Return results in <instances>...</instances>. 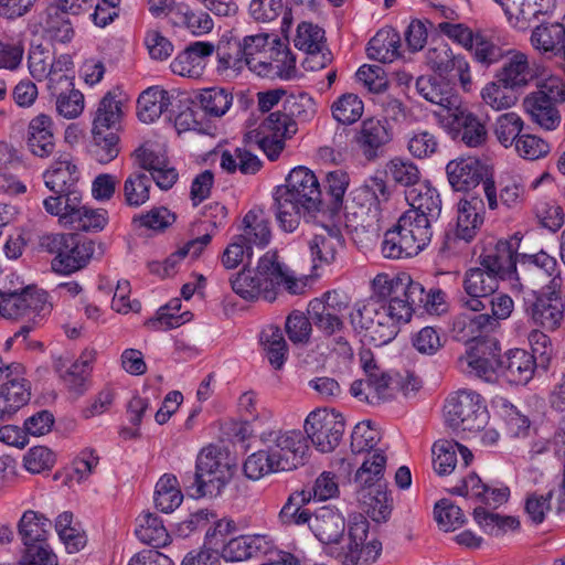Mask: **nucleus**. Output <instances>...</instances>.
Here are the masks:
<instances>
[{"label": "nucleus", "mask_w": 565, "mask_h": 565, "mask_svg": "<svg viewBox=\"0 0 565 565\" xmlns=\"http://www.w3.org/2000/svg\"><path fill=\"white\" fill-rule=\"evenodd\" d=\"M235 294L246 300L274 301L281 289L290 295H302L308 288L307 277L297 276L277 250H267L255 268H244L232 280Z\"/></svg>", "instance_id": "obj_1"}, {"label": "nucleus", "mask_w": 565, "mask_h": 565, "mask_svg": "<svg viewBox=\"0 0 565 565\" xmlns=\"http://www.w3.org/2000/svg\"><path fill=\"white\" fill-rule=\"evenodd\" d=\"M280 228L291 233L309 214L320 210L322 195L316 173L307 167L292 168L274 194Z\"/></svg>", "instance_id": "obj_2"}, {"label": "nucleus", "mask_w": 565, "mask_h": 565, "mask_svg": "<svg viewBox=\"0 0 565 565\" xmlns=\"http://www.w3.org/2000/svg\"><path fill=\"white\" fill-rule=\"evenodd\" d=\"M241 50L248 67L260 76L288 79L296 74V58L287 43L276 34L245 36Z\"/></svg>", "instance_id": "obj_3"}, {"label": "nucleus", "mask_w": 565, "mask_h": 565, "mask_svg": "<svg viewBox=\"0 0 565 565\" xmlns=\"http://www.w3.org/2000/svg\"><path fill=\"white\" fill-rule=\"evenodd\" d=\"M371 288L377 296L388 298L380 315L397 329L399 323L411 321L414 306L423 300L424 287L406 273H380L371 280Z\"/></svg>", "instance_id": "obj_4"}, {"label": "nucleus", "mask_w": 565, "mask_h": 565, "mask_svg": "<svg viewBox=\"0 0 565 565\" xmlns=\"http://www.w3.org/2000/svg\"><path fill=\"white\" fill-rule=\"evenodd\" d=\"M431 235L430 217L406 211L397 224L385 233L382 254L393 259L415 256L429 244Z\"/></svg>", "instance_id": "obj_5"}, {"label": "nucleus", "mask_w": 565, "mask_h": 565, "mask_svg": "<svg viewBox=\"0 0 565 565\" xmlns=\"http://www.w3.org/2000/svg\"><path fill=\"white\" fill-rule=\"evenodd\" d=\"M383 552V544L363 514H351L348 531L332 557L341 565H373Z\"/></svg>", "instance_id": "obj_6"}, {"label": "nucleus", "mask_w": 565, "mask_h": 565, "mask_svg": "<svg viewBox=\"0 0 565 565\" xmlns=\"http://www.w3.org/2000/svg\"><path fill=\"white\" fill-rule=\"evenodd\" d=\"M298 130V122L291 115L275 110L263 119L258 128L246 131L244 141L246 145H257L269 160L275 161Z\"/></svg>", "instance_id": "obj_7"}, {"label": "nucleus", "mask_w": 565, "mask_h": 565, "mask_svg": "<svg viewBox=\"0 0 565 565\" xmlns=\"http://www.w3.org/2000/svg\"><path fill=\"white\" fill-rule=\"evenodd\" d=\"M446 172L456 191H469L482 182L489 209H499L492 167L486 161L477 157L458 158L448 162Z\"/></svg>", "instance_id": "obj_8"}, {"label": "nucleus", "mask_w": 565, "mask_h": 565, "mask_svg": "<svg viewBox=\"0 0 565 565\" xmlns=\"http://www.w3.org/2000/svg\"><path fill=\"white\" fill-rule=\"evenodd\" d=\"M263 446H267L279 472L298 469L307 461L310 447L300 430H270L260 436Z\"/></svg>", "instance_id": "obj_9"}, {"label": "nucleus", "mask_w": 565, "mask_h": 565, "mask_svg": "<svg viewBox=\"0 0 565 565\" xmlns=\"http://www.w3.org/2000/svg\"><path fill=\"white\" fill-rule=\"evenodd\" d=\"M447 423L463 431L478 433L486 428L489 413L481 396L473 391H459L445 406Z\"/></svg>", "instance_id": "obj_10"}, {"label": "nucleus", "mask_w": 565, "mask_h": 565, "mask_svg": "<svg viewBox=\"0 0 565 565\" xmlns=\"http://www.w3.org/2000/svg\"><path fill=\"white\" fill-rule=\"evenodd\" d=\"M303 429L317 450L331 452L341 443L345 418L333 408H317L306 417Z\"/></svg>", "instance_id": "obj_11"}, {"label": "nucleus", "mask_w": 565, "mask_h": 565, "mask_svg": "<svg viewBox=\"0 0 565 565\" xmlns=\"http://www.w3.org/2000/svg\"><path fill=\"white\" fill-rule=\"evenodd\" d=\"M349 320L364 341L376 347L388 343L397 334V328L393 323H386L385 317L380 315L375 303L371 301L356 302L349 315Z\"/></svg>", "instance_id": "obj_12"}, {"label": "nucleus", "mask_w": 565, "mask_h": 565, "mask_svg": "<svg viewBox=\"0 0 565 565\" xmlns=\"http://www.w3.org/2000/svg\"><path fill=\"white\" fill-rule=\"evenodd\" d=\"M551 282V290L535 294L525 308L532 324L545 331H555L565 321V306L559 292L561 279L554 277Z\"/></svg>", "instance_id": "obj_13"}, {"label": "nucleus", "mask_w": 565, "mask_h": 565, "mask_svg": "<svg viewBox=\"0 0 565 565\" xmlns=\"http://www.w3.org/2000/svg\"><path fill=\"white\" fill-rule=\"evenodd\" d=\"M500 352L501 348L495 339H476L466 353L459 356L458 364L463 372L492 381L500 373Z\"/></svg>", "instance_id": "obj_14"}, {"label": "nucleus", "mask_w": 565, "mask_h": 565, "mask_svg": "<svg viewBox=\"0 0 565 565\" xmlns=\"http://www.w3.org/2000/svg\"><path fill=\"white\" fill-rule=\"evenodd\" d=\"M349 303L350 297L347 294L330 290L311 300L308 312L321 333L334 335L344 330V322L337 312L345 310Z\"/></svg>", "instance_id": "obj_15"}, {"label": "nucleus", "mask_w": 565, "mask_h": 565, "mask_svg": "<svg viewBox=\"0 0 565 565\" xmlns=\"http://www.w3.org/2000/svg\"><path fill=\"white\" fill-rule=\"evenodd\" d=\"M230 478V466L220 451L213 447L200 451L196 459L195 484L201 494L218 492Z\"/></svg>", "instance_id": "obj_16"}, {"label": "nucleus", "mask_w": 565, "mask_h": 565, "mask_svg": "<svg viewBox=\"0 0 565 565\" xmlns=\"http://www.w3.org/2000/svg\"><path fill=\"white\" fill-rule=\"evenodd\" d=\"M3 372L6 381L0 385V422L9 419L31 398V386L24 377L23 365L11 363Z\"/></svg>", "instance_id": "obj_17"}, {"label": "nucleus", "mask_w": 565, "mask_h": 565, "mask_svg": "<svg viewBox=\"0 0 565 565\" xmlns=\"http://www.w3.org/2000/svg\"><path fill=\"white\" fill-rule=\"evenodd\" d=\"M347 531L348 524L339 509L326 505L315 512L311 532L331 557L347 535Z\"/></svg>", "instance_id": "obj_18"}, {"label": "nucleus", "mask_w": 565, "mask_h": 565, "mask_svg": "<svg viewBox=\"0 0 565 565\" xmlns=\"http://www.w3.org/2000/svg\"><path fill=\"white\" fill-rule=\"evenodd\" d=\"M63 246L52 260V268L60 274H71L83 268L94 254V243L78 234L61 235Z\"/></svg>", "instance_id": "obj_19"}, {"label": "nucleus", "mask_w": 565, "mask_h": 565, "mask_svg": "<svg viewBox=\"0 0 565 565\" xmlns=\"http://www.w3.org/2000/svg\"><path fill=\"white\" fill-rule=\"evenodd\" d=\"M503 10L508 23L524 30L541 17L551 14L556 7V0H494Z\"/></svg>", "instance_id": "obj_20"}, {"label": "nucleus", "mask_w": 565, "mask_h": 565, "mask_svg": "<svg viewBox=\"0 0 565 565\" xmlns=\"http://www.w3.org/2000/svg\"><path fill=\"white\" fill-rule=\"evenodd\" d=\"M392 138L393 131L387 119L369 117L361 122L353 140L364 158L371 161L377 158L380 149L391 142Z\"/></svg>", "instance_id": "obj_21"}, {"label": "nucleus", "mask_w": 565, "mask_h": 565, "mask_svg": "<svg viewBox=\"0 0 565 565\" xmlns=\"http://www.w3.org/2000/svg\"><path fill=\"white\" fill-rule=\"evenodd\" d=\"M275 551L274 539L268 534L239 535L226 542L220 556L226 562H244L268 555Z\"/></svg>", "instance_id": "obj_22"}, {"label": "nucleus", "mask_w": 565, "mask_h": 565, "mask_svg": "<svg viewBox=\"0 0 565 565\" xmlns=\"http://www.w3.org/2000/svg\"><path fill=\"white\" fill-rule=\"evenodd\" d=\"M97 354L95 348L86 347L74 361H67L63 358L56 359L55 370L71 391L76 393L85 391Z\"/></svg>", "instance_id": "obj_23"}, {"label": "nucleus", "mask_w": 565, "mask_h": 565, "mask_svg": "<svg viewBox=\"0 0 565 565\" xmlns=\"http://www.w3.org/2000/svg\"><path fill=\"white\" fill-rule=\"evenodd\" d=\"M350 391L358 401L372 405L395 398L392 375L385 371L354 381Z\"/></svg>", "instance_id": "obj_24"}, {"label": "nucleus", "mask_w": 565, "mask_h": 565, "mask_svg": "<svg viewBox=\"0 0 565 565\" xmlns=\"http://www.w3.org/2000/svg\"><path fill=\"white\" fill-rule=\"evenodd\" d=\"M324 32L321 28L309 22H302L297 28L294 39L295 46L307 53L303 64L315 71L326 64V57L320 55L323 47Z\"/></svg>", "instance_id": "obj_25"}, {"label": "nucleus", "mask_w": 565, "mask_h": 565, "mask_svg": "<svg viewBox=\"0 0 565 565\" xmlns=\"http://www.w3.org/2000/svg\"><path fill=\"white\" fill-rule=\"evenodd\" d=\"M215 50L210 42H194L181 52L171 63L174 74L188 77H200L206 66V60Z\"/></svg>", "instance_id": "obj_26"}, {"label": "nucleus", "mask_w": 565, "mask_h": 565, "mask_svg": "<svg viewBox=\"0 0 565 565\" xmlns=\"http://www.w3.org/2000/svg\"><path fill=\"white\" fill-rule=\"evenodd\" d=\"M536 361L533 354L522 349L508 351L501 360L499 375L516 385L529 383L535 372Z\"/></svg>", "instance_id": "obj_27"}, {"label": "nucleus", "mask_w": 565, "mask_h": 565, "mask_svg": "<svg viewBox=\"0 0 565 565\" xmlns=\"http://www.w3.org/2000/svg\"><path fill=\"white\" fill-rule=\"evenodd\" d=\"M239 236L250 246H267L273 237V226L268 211L260 206L250 209L243 216L242 234Z\"/></svg>", "instance_id": "obj_28"}, {"label": "nucleus", "mask_w": 565, "mask_h": 565, "mask_svg": "<svg viewBox=\"0 0 565 565\" xmlns=\"http://www.w3.org/2000/svg\"><path fill=\"white\" fill-rule=\"evenodd\" d=\"M54 124L50 116L39 114L28 125L26 145L32 154L50 157L55 149Z\"/></svg>", "instance_id": "obj_29"}, {"label": "nucleus", "mask_w": 565, "mask_h": 565, "mask_svg": "<svg viewBox=\"0 0 565 565\" xmlns=\"http://www.w3.org/2000/svg\"><path fill=\"white\" fill-rule=\"evenodd\" d=\"M359 503L362 511L359 514L370 518L376 524L386 523L393 512V500L382 484L363 489L359 494Z\"/></svg>", "instance_id": "obj_30"}, {"label": "nucleus", "mask_w": 565, "mask_h": 565, "mask_svg": "<svg viewBox=\"0 0 565 565\" xmlns=\"http://www.w3.org/2000/svg\"><path fill=\"white\" fill-rule=\"evenodd\" d=\"M390 192L385 181L373 178L354 190L352 204L361 214L377 216L383 203L387 202Z\"/></svg>", "instance_id": "obj_31"}, {"label": "nucleus", "mask_w": 565, "mask_h": 565, "mask_svg": "<svg viewBox=\"0 0 565 565\" xmlns=\"http://www.w3.org/2000/svg\"><path fill=\"white\" fill-rule=\"evenodd\" d=\"M125 100L120 93L108 92L99 102L93 119L92 131H117L124 118Z\"/></svg>", "instance_id": "obj_32"}, {"label": "nucleus", "mask_w": 565, "mask_h": 565, "mask_svg": "<svg viewBox=\"0 0 565 565\" xmlns=\"http://www.w3.org/2000/svg\"><path fill=\"white\" fill-rule=\"evenodd\" d=\"M82 203V195L76 191L51 195L44 199L43 206L46 213L56 217L61 226L72 228L75 227Z\"/></svg>", "instance_id": "obj_33"}, {"label": "nucleus", "mask_w": 565, "mask_h": 565, "mask_svg": "<svg viewBox=\"0 0 565 565\" xmlns=\"http://www.w3.org/2000/svg\"><path fill=\"white\" fill-rule=\"evenodd\" d=\"M450 492L457 495L478 499L488 505L502 504L509 498V490L507 488L490 489L476 473L468 475L458 484L452 487Z\"/></svg>", "instance_id": "obj_34"}, {"label": "nucleus", "mask_w": 565, "mask_h": 565, "mask_svg": "<svg viewBox=\"0 0 565 565\" xmlns=\"http://www.w3.org/2000/svg\"><path fill=\"white\" fill-rule=\"evenodd\" d=\"M461 455V458L466 466H468L472 459V452L463 445H460L454 440H438L433 446V465L435 471L440 476L451 473L457 465V454Z\"/></svg>", "instance_id": "obj_35"}, {"label": "nucleus", "mask_w": 565, "mask_h": 565, "mask_svg": "<svg viewBox=\"0 0 565 565\" xmlns=\"http://www.w3.org/2000/svg\"><path fill=\"white\" fill-rule=\"evenodd\" d=\"M473 519L484 534L495 539L515 533L521 527V521L518 516L487 511L483 508L475 509Z\"/></svg>", "instance_id": "obj_36"}, {"label": "nucleus", "mask_w": 565, "mask_h": 565, "mask_svg": "<svg viewBox=\"0 0 565 565\" xmlns=\"http://www.w3.org/2000/svg\"><path fill=\"white\" fill-rule=\"evenodd\" d=\"M170 105L171 96L169 92L159 86L149 87L138 97L137 117L145 124H152L161 117Z\"/></svg>", "instance_id": "obj_37"}, {"label": "nucleus", "mask_w": 565, "mask_h": 565, "mask_svg": "<svg viewBox=\"0 0 565 565\" xmlns=\"http://www.w3.org/2000/svg\"><path fill=\"white\" fill-rule=\"evenodd\" d=\"M564 39V29L558 21L537 24L530 35V43L541 54L559 56Z\"/></svg>", "instance_id": "obj_38"}, {"label": "nucleus", "mask_w": 565, "mask_h": 565, "mask_svg": "<svg viewBox=\"0 0 565 565\" xmlns=\"http://www.w3.org/2000/svg\"><path fill=\"white\" fill-rule=\"evenodd\" d=\"M480 98L484 106L494 111L513 108L519 102V94L501 78L486 83L480 90Z\"/></svg>", "instance_id": "obj_39"}, {"label": "nucleus", "mask_w": 565, "mask_h": 565, "mask_svg": "<svg viewBox=\"0 0 565 565\" xmlns=\"http://www.w3.org/2000/svg\"><path fill=\"white\" fill-rule=\"evenodd\" d=\"M341 246L340 237L331 232L322 231L316 234L309 242L313 269L333 264L337 260Z\"/></svg>", "instance_id": "obj_40"}, {"label": "nucleus", "mask_w": 565, "mask_h": 565, "mask_svg": "<svg viewBox=\"0 0 565 565\" xmlns=\"http://www.w3.org/2000/svg\"><path fill=\"white\" fill-rule=\"evenodd\" d=\"M406 200L411 209L430 218L439 215L441 210V200L435 188L428 182H418L406 192Z\"/></svg>", "instance_id": "obj_41"}, {"label": "nucleus", "mask_w": 565, "mask_h": 565, "mask_svg": "<svg viewBox=\"0 0 565 565\" xmlns=\"http://www.w3.org/2000/svg\"><path fill=\"white\" fill-rule=\"evenodd\" d=\"M554 104L555 102L532 95L523 99L524 111L532 121L548 131L557 129L561 124V115Z\"/></svg>", "instance_id": "obj_42"}, {"label": "nucleus", "mask_w": 565, "mask_h": 565, "mask_svg": "<svg viewBox=\"0 0 565 565\" xmlns=\"http://www.w3.org/2000/svg\"><path fill=\"white\" fill-rule=\"evenodd\" d=\"M419 94L429 103L450 113L458 110V97L449 84L429 77H420L416 83Z\"/></svg>", "instance_id": "obj_43"}, {"label": "nucleus", "mask_w": 565, "mask_h": 565, "mask_svg": "<svg viewBox=\"0 0 565 565\" xmlns=\"http://www.w3.org/2000/svg\"><path fill=\"white\" fill-rule=\"evenodd\" d=\"M401 36L392 28L380 30L369 42L367 55L382 63H391L399 56Z\"/></svg>", "instance_id": "obj_44"}, {"label": "nucleus", "mask_w": 565, "mask_h": 565, "mask_svg": "<svg viewBox=\"0 0 565 565\" xmlns=\"http://www.w3.org/2000/svg\"><path fill=\"white\" fill-rule=\"evenodd\" d=\"M481 266L497 279L511 275L515 270V247L509 241L498 242L494 250L482 258Z\"/></svg>", "instance_id": "obj_45"}, {"label": "nucleus", "mask_w": 565, "mask_h": 565, "mask_svg": "<svg viewBox=\"0 0 565 565\" xmlns=\"http://www.w3.org/2000/svg\"><path fill=\"white\" fill-rule=\"evenodd\" d=\"M45 186L55 194L76 192L73 186L78 181L77 167L71 161L55 162L44 175Z\"/></svg>", "instance_id": "obj_46"}, {"label": "nucleus", "mask_w": 565, "mask_h": 565, "mask_svg": "<svg viewBox=\"0 0 565 565\" xmlns=\"http://www.w3.org/2000/svg\"><path fill=\"white\" fill-rule=\"evenodd\" d=\"M50 520L43 513L26 510L18 523V533L23 545L46 542L49 536Z\"/></svg>", "instance_id": "obj_47"}, {"label": "nucleus", "mask_w": 565, "mask_h": 565, "mask_svg": "<svg viewBox=\"0 0 565 565\" xmlns=\"http://www.w3.org/2000/svg\"><path fill=\"white\" fill-rule=\"evenodd\" d=\"M196 100L205 115L213 118L223 117L232 107L233 95L222 87L200 89Z\"/></svg>", "instance_id": "obj_48"}, {"label": "nucleus", "mask_w": 565, "mask_h": 565, "mask_svg": "<svg viewBox=\"0 0 565 565\" xmlns=\"http://www.w3.org/2000/svg\"><path fill=\"white\" fill-rule=\"evenodd\" d=\"M183 501L179 481L174 475L164 473L156 484L154 504L161 512L174 511Z\"/></svg>", "instance_id": "obj_49"}, {"label": "nucleus", "mask_w": 565, "mask_h": 565, "mask_svg": "<svg viewBox=\"0 0 565 565\" xmlns=\"http://www.w3.org/2000/svg\"><path fill=\"white\" fill-rule=\"evenodd\" d=\"M483 220L477 207L468 200H460L457 204V217L454 234L457 238L470 242L477 235Z\"/></svg>", "instance_id": "obj_50"}, {"label": "nucleus", "mask_w": 565, "mask_h": 565, "mask_svg": "<svg viewBox=\"0 0 565 565\" xmlns=\"http://www.w3.org/2000/svg\"><path fill=\"white\" fill-rule=\"evenodd\" d=\"M525 122L514 111L499 115L493 124V135L497 141L505 149L515 147L518 139L522 136Z\"/></svg>", "instance_id": "obj_51"}, {"label": "nucleus", "mask_w": 565, "mask_h": 565, "mask_svg": "<svg viewBox=\"0 0 565 565\" xmlns=\"http://www.w3.org/2000/svg\"><path fill=\"white\" fill-rule=\"evenodd\" d=\"M311 501L310 491H299L291 494L279 512L280 520L286 524L305 525L311 529L313 514L303 505Z\"/></svg>", "instance_id": "obj_52"}, {"label": "nucleus", "mask_w": 565, "mask_h": 565, "mask_svg": "<svg viewBox=\"0 0 565 565\" xmlns=\"http://www.w3.org/2000/svg\"><path fill=\"white\" fill-rule=\"evenodd\" d=\"M498 77L514 89L526 86L533 78L526 55L523 53L513 54L503 65Z\"/></svg>", "instance_id": "obj_53"}, {"label": "nucleus", "mask_w": 565, "mask_h": 565, "mask_svg": "<svg viewBox=\"0 0 565 565\" xmlns=\"http://www.w3.org/2000/svg\"><path fill=\"white\" fill-rule=\"evenodd\" d=\"M461 127V140L469 147H480L486 143L488 130L486 125L472 113L460 110L451 113Z\"/></svg>", "instance_id": "obj_54"}, {"label": "nucleus", "mask_w": 565, "mask_h": 565, "mask_svg": "<svg viewBox=\"0 0 565 565\" xmlns=\"http://www.w3.org/2000/svg\"><path fill=\"white\" fill-rule=\"evenodd\" d=\"M260 344L270 364L279 370L287 355V343L281 330L273 324L266 326L260 333Z\"/></svg>", "instance_id": "obj_55"}, {"label": "nucleus", "mask_w": 565, "mask_h": 565, "mask_svg": "<svg viewBox=\"0 0 565 565\" xmlns=\"http://www.w3.org/2000/svg\"><path fill=\"white\" fill-rule=\"evenodd\" d=\"M271 455L268 452L267 446L252 452L243 462V473L252 481H258L271 473H278Z\"/></svg>", "instance_id": "obj_56"}, {"label": "nucleus", "mask_w": 565, "mask_h": 565, "mask_svg": "<svg viewBox=\"0 0 565 565\" xmlns=\"http://www.w3.org/2000/svg\"><path fill=\"white\" fill-rule=\"evenodd\" d=\"M386 466V457L382 451L369 452L355 473V480L364 489H373L372 486L381 484Z\"/></svg>", "instance_id": "obj_57"}, {"label": "nucleus", "mask_w": 565, "mask_h": 565, "mask_svg": "<svg viewBox=\"0 0 565 565\" xmlns=\"http://www.w3.org/2000/svg\"><path fill=\"white\" fill-rule=\"evenodd\" d=\"M171 21L174 25L185 26L194 35L209 33L213 28L212 19L207 13L193 12L189 7L180 4L172 11Z\"/></svg>", "instance_id": "obj_58"}, {"label": "nucleus", "mask_w": 565, "mask_h": 565, "mask_svg": "<svg viewBox=\"0 0 565 565\" xmlns=\"http://www.w3.org/2000/svg\"><path fill=\"white\" fill-rule=\"evenodd\" d=\"M463 287L470 297H487L498 288V279L483 266L466 273Z\"/></svg>", "instance_id": "obj_59"}, {"label": "nucleus", "mask_w": 565, "mask_h": 565, "mask_svg": "<svg viewBox=\"0 0 565 565\" xmlns=\"http://www.w3.org/2000/svg\"><path fill=\"white\" fill-rule=\"evenodd\" d=\"M333 118L342 125L356 122L363 115L364 104L362 99L352 93L341 95L331 106Z\"/></svg>", "instance_id": "obj_60"}, {"label": "nucleus", "mask_w": 565, "mask_h": 565, "mask_svg": "<svg viewBox=\"0 0 565 565\" xmlns=\"http://www.w3.org/2000/svg\"><path fill=\"white\" fill-rule=\"evenodd\" d=\"M135 158L145 170H158L168 161L167 146L162 141L148 139L136 149Z\"/></svg>", "instance_id": "obj_61"}, {"label": "nucleus", "mask_w": 565, "mask_h": 565, "mask_svg": "<svg viewBox=\"0 0 565 565\" xmlns=\"http://www.w3.org/2000/svg\"><path fill=\"white\" fill-rule=\"evenodd\" d=\"M385 174L395 183L413 188L419 182L420 172L408 159L395 157L385 164Z\"/></svg>", "instance_id": "obj_62"}, {"label": "nucleus", "mask_w": 565, "mask_h": 565, "mask_svg": "<svg viewBox=\"0 0 565 565\" xmlns=\"http://www.w3.org/2000/svg\"><path fill=\"white\" fill-rule=\"evenodd\" d=\"M137 535L142 542L154 547H161L169 543V534L162 522L150 513L139 518Z\"/></svg>", "instance_id": "obj_63"}, {"label": "nucleus", "mask_w": 565, "mask_h": 565, "mask_svg": "<svg viewBox=\"0 0 565 565\" xmlns=\"http://www.w3.org/2000/svg\"><path fill=\"white\" fill-rule=\"evenodd\" d=\"M94 150L97 162L109 163L119 154V134L117 131H92Z\"/></svg>", "instance_id": "obj_64"}]
</instances>
